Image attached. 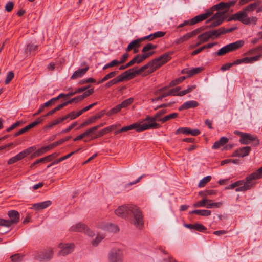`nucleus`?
Returning a JSON list of instances; mask_svg holds the SVG:
<instances>
[{"label": "nucleus", "instance_id": "f257e3e1", "mask_svg": "<svg viewBox=\"0 0 262 262\" xmlns=\"http://www.w3.org/2000/svg\"><path fill=\"white\" fill-rule=\"evenodd\" d=\"M238 0L230 1L228 2H221L220 3L213 6L210 10H208L205 13L197 15L190 20H185L183 23L179 25L178 28H182L187 25H193L196 23L205 20L210 16L213 11L222 10H228L231 7L233 6Z\"/></svg>", "mask_w": 262, "mask_h": 262}, {"label": "nucleus", "instance_id": "f03ea898", "mask_svg": "<svg viewBox=\"0 0 262 262\" xmlns=\"http://www.w3.org/2000/svg\"><path fill=\"white\" fill-rule=\"evenodd\" d=\"M115 213L118 216L126 217L133 214L134 217V225L139 229H141L144 226L143 216L140 208L134 205H125L119 207Z\"/></svg>", "mask_w": 262, "mask_h": 262}, {"label": "nucleus", "instance_id": "7ed1b4c3", "mask_svg": "<svg viewBox=\"0 0 262 262\" xmlns=\"http://www.w3.org/2000/svg\"><path fill=\"white\" fill-rule=\"evenodd\" d=\"M173 53V51L166 52L158 58L149 61L148 63L137 70L139 74H141L146 69H148L147 71V74L153 73L161 66L170 61L171 59V55Z\"/></svg>", "mask_w": 262, "mask_h": 262}, {"label": "nucleus", "instance_id": "20e7f679", "mask_svg": "<svg viewBox=\"0 0 262 262\" xmlns=\"http://www.w3.org/2000/svg\"><path fill=\"white\" fill-rule=\"evenodd\" d=\"M262 178V166L256 171L247 176L244 180V185L236 188V192H245L255 187L256 180Z\"/></svg>", "mask_w": 262, "mask_h": 262}, {"label": "nucleus", "instance_id": "39448f33", "mask_svg": "<svg viewBox=\"0 0 262 262\" xmlns=\"http://www.w3.org/2000/svg\"><path fill=\"white\" fill-rule=\"evenodd\" d=\"M137 70H135L134 68L129 69L126 71L122 74L119 75L117 77L111 80L105 84V87L108 88L113 85L116 84L119 82L123 81L127 79H129L135 77L136 75H139Z\"/></svg>", "mask_w": 262, "mask_h": 262}, {"label": "nucleus", "instance_id": "423d86ee", "mask_svg": "<svg viewBox=\"0 0 262 262\" xmlns=\"http://www.w3.org/2000/svg\"><path fill=\"white\" fill-rule=\"evenodd\" d=\"M166 110H162L158 112L153 117L147 116L144 119L145 125L147 129H157L161 127V125L157 123L156 121H161L162 122V118L161 117L166 113Z\"/></svg>", "mask_w": 262, "mask_h": 262}, {"label": "nucleus", "instance_id": "0eeeda50", "mask_svg": "<svg viewBox=\"0 0 262 262\" xmlns=\"http://www.w3.org/2000/svg\"><path fill=\"white\" fill-rule=\"evenodd\" d=\"M245 42L243 40H237L234 42L229 43L221 49L216 53L217 56H223L229 52L236 51L241 48L244 45Z\"/></svg>", "mask_w": 262, "mask_h": 262}, {"label": "nucleus", "instance_id": "6e6552de", "mask_svg": "<svg viewBox=\"0 0 262 262\" xmlns=\"http://www.w3.org/2000/svg\"><path fill=\"white\" fill-rule=\"evenodd\" d=\"M225 12H217L210 19L207 20L206 23L207 28H213L220 25L224 20Z\"/></svg>", "mask_w": 262, "mask_h": 262}, {"label": "nucleus", "instance_id": "1a4fd4ad", "mask_svg": "<svg viewBox=\"0 0 262 262\" xmlns=\"http://www.w3.org/2000/svg\"><path fill=\"white\" fill-rule=\"evenodd\" d=\"M232 20L239 21L245 25L250 24L248 14L244 11L243 9V10L232 15L227 20L228 21Z\"/></svg>", "mask_w": 262, "mask_h": 262}, {"label": "nucleus", "instance_id": "9d476101", "mask_svg": "<svg viewBox=\"0 0 262 262\" xmlns=\"http://www.w3.org/2000/svg\"><path fill=\"white\" fill-rule=\"evenodd\" d=\"M133 129H135L138 132L147 130L144 123L143 124H140L138 123H134L130 125L124 126L120 129L115 131V134L117 135L120 133L127 132Z\"/></svg>", "mask_w": 262, "mask_h": 262}, {"label": "nucleus", "instance_id": "9b49d317", "mask_svg": "<svg viewBox=\"0 0 262 262\" xmlns=\"http://www.w3.org/2000/svg\"><path fill=\"white\" fill-rule=\"evenodd\" d=\"M239 141L242 144L247 145L251 143L252 145L254 146H256L259 144V140L257 137L249 133H246Z\"/></svg>", "mask_w": 262, "mask_h": 262}, {"label": "nucleus", "instance_id": "f8f14e48", "mask_svg": "<svg viewBox=\"0 0 262 262\" xmlns=\"http://www.w3.org/2000/svg\"><path fill=\"white\" fill-rule=\"evenodd\" d=\"M70 231L73 232H84L90 236L94 235V232L90 230L84 224L79 223L70 228Z\"/></svg>", "mask_w": 262, "mask_h": 262}, {"label": "nucleus", "instance_id": "ddd939ff", "mask_svg": "<svg viewBox=\"0 0 262 262\" xmlns=\"http://www.w3.org/2000/svg\"><path fill=\"white\" fill-rule=\"evenodd\" d=\"M123 254L119 249H113L111 250L108 255V262H119L122 261Z\"/></svg>", "mask_w": 262, "mask_h": 262}, {"label": "nucleus", "instance_id": "4468645a", "mask_svg": "<svg viewBox=\"0 0 262 262\" xmlns=\"http://www.w3.org/2000/svg\"><path fill=\"white\" fill-rule=\"evenodd\" d=\"M154 51H151L147 53L143 54L142 55H137L127 63L129 67H131L135 63H140L143 61H144L145 59L152 55L154 54Z\"/></svg>", "mask_w": 262, "mask_h": 262}, {"label": "nucleus", "instance_id": "2eb2a0df", "mask_svg": "<svg viewBox=\"0 0 262 262\" xmlns=\"http://www.w3.org/2000/svg\"><path fill=\"white\" fill-rule=\"evenodd\" d=\"M59 246L61 248L59 254L62 256H66L71 253L74 249V245L72 243H61L59 244Z\"/></svg>", "mask_w": 262, "mask_h": 262}, {"label": "nucleus", "instance_id": "dca6fc26", "mask_svg": "<svg viewBox=\"0 0 262 262\" xmlns=\"http://www.w3.org/2000/svg\"><path fill=\"white\" fill-rule=\"evenodd\" d=\"M250 151L251 147L249 146L242 147L234 151L232 157H244L248 156Z\"/></svg>", "mask_w": 262, "mask_h": 262}, {"label": "nucleus", "instance_id": "f3484780", "mask_svg": "<svg viewBox=\"0 0 262 262\" xmlns=\"http://www.w3.org/2000/svg\"><path fill=\"white\" fill-rule=\"evenodd\" d=\"M36 149L35 146L30 147L16 155L18 161L21 160L34 152Z\"/></svg>", "mask_w": 262, "mask_h": 262}, {"label": "nucleus", "instance_id": "a211bd4d", "mask_svg": "<svg viewBox=\"0 0 262 262\" xmlns=\"http://www.w3.org/2000/svg\"><path fill=\"white\" fill-rule=\"evenodd\" d=\"M8 215L10 218L9 222L11 225L13 224H17L19 221V213L15 210L8 211Z\"/></svg>", "mask_w": 262, "mask_h": 262}, {"label": "nucleus", "instance_id": "6ab92c4d", "mask_svg": "<svg viewBox=\"0 0 262 262\" xmlns=\"http://www.w3.org/2000/svg\"><path fill=\"white\" fill-rule=\"evenodd\" d=\"M89 69V67L88 65H86V67L84 68L78 69L75 71L73 75L71 76V79H76L82 77L86 73Z\"/></svg>", "mask_w": 262, "mask_h": 262}, {"label": "nucleus", "instance_id": "aec40b11", "mask_svg": "<svg viewBox=\"0 0 262 262\" xmlns=\"http://www.w3.org/2000/svg\"><path fill=\"white\" fill-rule=\"evenodd\" d=\"M184 226L188 229L195 230L199 232H204L207 230V228L204 225L199 223L185 224Z\"/></svg>", "mask_w": 262, "mask_h": 262}, {"label": "nucleus", "instance_id": "412c9836", "mask_svg": "<svg viewBox=\"0 0 262 262\" xmlns=\"http://www.w3.org/2000/svg\"><path fill=\"white\" fill-rule=\"evenodd\" d=\"M52 250L51 249H49L46 251L45 254L41 253L37 256L36 259L40 261H46L51 259L52 257Z\"/></svg>", "mask_w": 262, "mask_h": 262}, {"label": "nucleus", "instance_id": "4be33fe9", "mask_svg": "<svg viewBox=\"0 0 262 262\" xmlns=\"http://www.w3.org/2000/svg\"><path fill=\"white\" fill-rule=\"evenodd\" d=\"M199 105L198 102L190 100L184 103L179 108V111L187 110L190 108H195Z\"/></svg>", "mask_w": 262, "mask_h": 262}, {"label": "nucleus", "instance_id": "5701e85b", "mask_svg": "<svg viewBox=\"0 0 262 262\" xmlns=\"http://www.w3.org/2000/svg\"><path fill=\"white\" fill-rule=\"evenodd\" d=\"M165 34V32L162 31H158L153 34H151L149 35L145 36L144 37L140 38V39H142V41L148 39L149 40H152L157 38L162 37Z\"/></svg>", "mask_w": 262, "mask_h": 262}, {"label": "nucleus", "instance_id": "b1692460", "mask_svg": "<svg viewBox=\"0 0 262 262\" xmlns=\"http://www.w3.org/2000/svg\"><path fill=\"white\" fill-rule=\"evenodd\" d=\"M52 204L51 201H46L42 202L35 203L33 205V207L36 210H40L45 209L50 206Z\"/></svg>", "mask_w": 262, "mask_h": 262}, {"label": "nucleus", "instance_id": "393cba45", "mask_svg": "<svg viewBox=\"0 0 262 262\" xmlns=\"http://www.w3.org/2000/svg\"><path fill=\"white\" fill-rule=\"evenodd\" d=\"M210 38V35H209L208 31L205 32L198 36V39L199 40L196 46H198L204 42H207Z\"/></svg>", "mask_w": 262, "mask_h": 262}, {"label": "nucleus", "instance_id": "a878e982", "mask_svg": "<svg viewBox=\"0 0 262 262\" xmlns=\"http://www.w3.org/2000/svg\"><path fill=\"white\" fill-rule=\"evenodd\" d=\"M228 139L225 137H221L219 140L215 142L213 145L212 148L213 149H216L219 148L220 147L224 145L228 142Z\"/></svg>", "mask_w": 262, "mask_h": 262}, {"label": "nucleus", "instance_id": "bb28decb", "mask_svg": "<svg viewBox=\"0 0 262 262\" xmlns=\"http://www.w3.org/2000/svg\"><path fill=\"white\" fill-rule=\"evenodd\" d=\"M142 39L139 38L132 41L128 45L125 51L128 52L133 50L135 48H139L140 47V43L142 42Z\"/></svg>", "mask_w": 262, "mask_h": 262}, {"label": "nucleus", "instance_id": "cd10ccee", "mask_svg": "<svg viewBox=\"0 0 262 262\" xmlns=\"http://www.w3.org/2000/svg\"><path fill=\"white\" fill-rule=\"evenodd\" d=\"M260 1H256L253 3L250 4L246 7H245L243 10L247 14L249 12H253L254 11L256 8L259 5Z\"/></svg>", "mask_w": 262, "mask_h": 262}, {"label": "nucleus", "instance_id": "c85d7f7f", "mask_svg": "<svg viewBox=\"0 0 262 262\" xmlns=\"http://www.w3.org/2000/svg\"><path fill=\"white\" fill-rule=\"evenodd\" d=\"M223 29L221 27L217 30L208 31V32L209 35H210V38L213 39L223 34Z\"/></svg>", "mask_w": 262, "mask_h": 262}, {"label": "nucleus", "instance_id": "c756f323", "mask_svg": "<svg viewBox=\"0 0 262 262\" xmlns=\"http://www.w3.org/2000/svg\"><path fill=\"white\" fill-rule=\"evenodd\" d=\"M190 214H195L203 216H208L211 214V211L209 210H194L189 212Z\"/></svg>", "mask_w": 262, "mask_h": 262}, {"label": "nucleus", "instance_id": "7c9ffc66", "mask_svg": "<svg viewBox=\"0 0 262 262\" xmlns=\"http://www.w3.org/2000/svg\"><path fill=\"white\" fill-rule=\"evenodd\" d=\"M81 115V113H80V111L78 112L72 111L66 115L64 116H63L64 120H66L68 118H70L71 120H73L76 119L77 117H79Z\"/></svg>", "mask_w": 262, "mask_h": 262}, {"label": "nucleus", "instance_id": "2f4dec72", "mask_svg": "<svg viewBox=\"0 0 262 262\" xmlns=\"http://www.w3.org/2000/svg\"><path fill=\"white\" fill-rule=\"evenodd\" d=\"M64 121V118L63 117L58 118L55 120H53L52 121L50 122L48 125L46 126L47 128H51L53 126L61 123Z\"/></svg>", "mask_w": 262, "mask_h": 262}, {"label": "nucleus", "instance_id": "473e14b6", "mask_svg": "<svg viewBox=\"0 0 262 262\" xmlns=\"http://www.w3.org/2000/svg\"><path fill=\"white\" fill-rule=\"evenodd\" d=\"M122 109L120 104H118L114 107L111 108L108 111L106 112V115L108 116H112L119 112Z\"/></svg>", "mask_w": 262, "mask_h": 262}, {"label": "nucleus", "instance_id": "72a5a7b5", "mask_svg": "<svg viewBox=\"0 0 262 262\" xmlns=\"http://www.w3.org/2000/svg\"><path fill=\"white\" fill-rule=\"evenodd\" d=\"M211 200H207L206 198H204L201 201H198L193 204L194 207H203L206 206V203L211 202Z\"/></svg>", "mask_w": 262, "mask_h": 262}, {"label": "nucleus", "instance_id": "f704fd0d", "mask_svg": "<svg viewBox=\"0 0 262 262\" xmlns=\"http://www.w3.org/2000/svg\"><path fill=\"white\" fill-rule=\"evenodd\" d=\"M104 123H101L99 125L93 126V127L88 129V130H86L85 132H84L83 133L85 136L86 137L87 136L90 135L91 134L93 133L94 132H95V130L99 129L100 127L103 126L104 125Z\"/></svg>", "mask_w": 262, "mask_h": 262}, {"label": "nucleus", "instance_id": "c9c22d12", "mask_svg": "<svg viewBox=\"0 0 262 262\" xmlns=\"http://www.w3.org/2000/svg\"><path fill=\"white\" fill-rule=\"evenodd\" d=\"M106 114V111L103 110L101 112L97 113L96 115L93 116L90 118V121H92V123L94 122L97 119L101 118L103 116Z\"/></svg>", "mask_w": 262, "mask_h": 262}, {"label": "nucleus", "instance_id": "e433bc0d", "mask_svg": "<svg viewBox=\"0 0 262 262\" xmlns=\"http://www.w3.org/2000/svg\"><path fill=\"white\" fill-rule=\"evenodd\" d=\"M181 90L180 86L170 89L168 92H166L167 96H179V93Z\"/></svg>", "mask_w": 262, "mask_h": 262}, {"label": "nucleus", "instance_id": "4c0bfd02", "mask_svg": "<svg viewBox=\"0 0 262 262\" xmlns=\"http://www.w3.org/2000/svg\"><path fill=\"white\" fill-rule=\"evenodd\" d=\"M47 151H48V150L46 149V146L42 147L35 151L32 155V158L39 157L40 155H42L43 154L46 152Z\"/></svg>", "mask_w": 262, "mask_h": 262}, {"label": "nucleus", "instance_id": "58836bf2", "mask_svg": "<svg viewBox=\"0 0 262 262\" xmlns=\"http://www.w3.org/2000/svg\"><path fill=\"white\" fill-rule=\"evenodd\" d=\"M185 79H186V77L185 76L180 77L178 78H177V79L171 81L169 83V85H170V86H171V87L174 86L176 85H178V84L181 83Z\"/></svg>", "mask_w": 262, "mask_h": 262}, {"label": "nucleus", "instance_id": "ea45409f", "mask_svg": "<svg viewBox=\"0 0 262 262\" xmlns=\"http://www.w3.org/2000/svg\"><path fill=\"white\" fill-rule=\"evenodd\" d=\"M261 55H256L251 57H245V63H253L259 60Z\"/></svg>", "mask_w": 262, "mask_h": 262}, {"label": "nucleus", "instance_id": "a19ab883", "mask_svg": "<svg viewBox=\"0 0 262 262\" xmlns=\"http://www.w3.org/2000/svg\"><path fill=\"white\" fill-rule=\"evenodd\" d=\"M157 48V45H152L150 43H147L146 46H145L143 48L142 50V52L144 53H147V51L150 50L155 49Z\"/></svg>", "mask_w": 262, "mask_h": 262}, {"label": "nucleus", "instance_id": "79ce46f5", "mask_svg": "<svg viewBox=\"0 0 262 262\" xmlns=\"http://www.w3.org/2000/svg\"><path fill=\"white\" fill-rule=\"evenodd\" d=\"M134 101V99L133 98H129L124 100L121 104H119L121 106V108H126L129 106L131 104L133 103Z\"/></svg>", "mask_w": 262, "mask_h": 262}, {"label": "nucleus", "instance_id": "37998d69", "mask_svg": "<svg viewBox=\"0 0 262 262\" xmlns=\"http://www.w3.org/2000/svg\"><path fill=\"white\" fill-rule=\"evenodd\" d=\"M202 71V68L201 67L194 68L187 72L189 77H191L195 74L200 73Z\"/></svg>", "mask_w": 262, "mask_h": 262}, {"label": "nucleus", "instance_id": "c03bdc74", "mask_svg": "<svg viewBox=\"0 0 262 262\" xmlns=\"http://www.w3.org/2000/svg\"><path fill=\"white\" fill-rule=\"evenodd\" d=\"M211 179V177L210 176H207L206 177H204L203 179H202L199 183V187H204L206 184L208 183Z\"/></svg>", "mask_w": 262, "mask_h": 262}, {"label": "nucleus", "instance_id": "a18cd8bd", "mask_svg": "<svg viewBox=\"0 0 262 262\" xmlns=\"http://www.w3.org/2000/svg\"><path fill=\"white\" fill-rule=\"evenodd\" d=\"M190 128L188 127H180L175 132L176 135L179 134H183L185 135H189Z\"/></svg>", "mask_w": 262, "mask_h": 262}, {"label": "nucleus", "instance_id": "49530a36", "mask_svg": "<svg viewBox=\"0 0 262 262\" xmlns=\"http://www.w3.org/2000/svg\"><path fill=\"white\" fill-rule=\"evenodd\" d=\"M178 116V114L177 113H173L170 114H169L164 117L162 118V122L164 123L167 121H169L171 119H174Z\"/></svg>", "mask_w": 262, "mask_h": 262}, {"label": "nucleus", "instance_id": "de8ad7c7", "mask_svg": "<svg viewBox=\"0 0 262 262\" xmlns=\"http://www.w3.org/2000/svg\"><path fill=\"white\" fill-rule=\"evenodd\" d=\"M119 64H119V63L118 60H113L112 61H111L110 63L105 64L103 67V70H106L107 69H108L110 68H112V67H115V66H118Z\"/></svg>", "mask_w": 262, "mask_h": 262}, {"label": "nucleus", "instance_id": "09e8293b", "mask_svg": "<svg viewBox=\"0 0 262 262\" xmlns=\"http://www.w3.org/2000/svg\"><path fill=\"white\" fill-rule=\"evenodd\" d=\"M216 192L214 190H207L205 191L199 192L200 195H202L206 198L207 195H215Z\"/></svg>", "mask_w": 262, "mask_h": 262}, {"label": "nucleus", "instance_id": "8fccbe9b", "mask_svg": "<svg viewBox=\"0 0 262 262\" xmlns=\"http://www.w3.org/2000/svg\"><path fill=\"white\" fill-rule=\"evenodd\" d=\"M191 38V34L190 33H187L185 35H183L182 37H180L177 40V43H182L183 41L188 40Z\"/></svg>", "mask_w": 262, "mask_h": 262}, {"label": "nucleus", "instance_id": "3c124183", "mask_svg": "<svg viewBox=\"0 0 262 262\" xmlns=\"http://www.w3.org/2000/svg\"><path fill=\"white\" fill-rule=\"evenodd\" d=\"M14 4L13 2L9 1L6 4L5 10L8 12H10L13 9Z\"/></svg>", "mask_w": 262, "mask_h": 262}, {"label": "nucleus", "instance_id": "603ef678", "mask_svg": "<svg viewBox=\"0 0 262 262\" xmlns=\"http://www.w3.org/2000/svg\"><path fill=\"white\" fill-rule=\"evenodd\" d=\"M23 256L20 254H16L11 256L12 262H20L22 260Z\"/></svg>", "mask_w": 262, "mask_h": 262}, {"label": "nucleus", "instance_id": "864d4df0", "mask_svg": "<svg viewBox=\"0 0 262 262\" xmlns=\"http://www.w3.org/2000/svg\"><path fill=\"white\" fill-rule=\"evenodd\" d=\"M206 205L207 208H219L222 205V202L210 203L208 202Z\"/></svg>", "mask_w": 262, "mask_h": 262}, {"label": "nucleus", "instance_id": "5fc2aeb1", "mask_svg": "<svg viewBox=\"0 0 262 262\" xmlns=\"http://www.w3.org/2000/svg\"><path fill=\"white\" fill-rule=\"evenodd\" d=\"M14 77V74L13 72H9L6 77V78L5 81V83L7 84L10 83V82L13 79Z\"/></svg>", "mask_w": 262, "mask_h": 262}, {"label": "nucleus", "instance_id": "6e6d98bb", "mask_svg": "<svg viewBox=\"0 0 262 262\" xmlns=\"http://www.w3.org/2000/svg\"><path fill=\"white\" fill-rule=\"evenodd\" d=\"M11 226L9 220H4L0 218V226L9 227Z\"/></svg>", "mask_w": 262, "mask_h": 262}, {"label": "nucleus", "instance_id": "4d7b16f0", "mask_svg": "<svg viewBox=\"0 0 262 262\" xmlns=\"http://www.w3.org/2000/svg\"><path fill=\"white\" fill-rule=\"evenodd\" d=\"M21 123V121H17L16 122H15V123L13 124L11 126H10L9 127H8L7 129H6V131L7 132H11V130H13L14 129H15V128H16L17 127L19 126Z\"/></svg>", "mask_w": 262, "mask_h": 262}, {"label": "nucleus", "instance_id": "13d9d810", "mask_svg": "<svg viewBox=\"0 0 262 262\" xmlns=\"http://www.w3.org/2000/svg\"><path fill=\"white\" fill-rule=\"evenodd\" d=\"M94 92V89H89L87 91H85V92L81 95L82 97L84 99V98L88 97L90 95H92Z\"/></svg>", "mask_w": 262, "mask_h": 262}, {"label": "nucleus", "instance_id": "bf43d9fd", "mask_svg": "<svg viewBox=\"0 0 262 262\" xmlns=\"http://www.w3.org/2000/svg\"><path fill=\"white\" fill-rule=\"evenodd\" d=\"M58 156V154L56 152H54L52 154L48 155L45 157L47 162H49L52 161L53 159L56 158Z\"/></svg>", "mask_w": 262, "mask_h": 262}, {"label": "nucleus", "instance_id": "052dcab7", "mask_svg": "<svg viewBox=\"0 0 262 262\" xmlns=\"http://www.w3.org/2000/svg\"><path fill=\"white\" fill-rule=\"evenodd\" d=\"M104 237L103 236L98 235L96 237V239L92 242V244L93 246H97L98 243Z\"/></svg>", "mask_w": 262, "mask_h": 262}, {"label": "nucleus", "instance_id": "680f3d73", "mask_svg": "<svg viewBox=\"0 0 262 262\" xmlns=\"http://www.w3.org/2000/svg\"><path fill=\"white\" fill-rule=\"evenodd\" d=\"M47 162L45 158V157L40 158L39 159L36 160L35 162H34L31 165L30 167L32 168L33 167L35 166L37 164H38L41 163H46Z\"/></svg>", "mask_w": 262, "mask_h": 262}, {"label": "nucleus", "instance_id": "e2e57ef3", "mask_svg": "<svg viewBox=\"0 0 262 262\" xmlns=\"http://www.w3.org/2000/svg\"><path fill=\"white\" fill-rule=\"evenodd\" d=\"M106 133V132L105 130V128L102 129L101 130L99 131L97 134H96L94 137L92 138V139H96L98 138H99L100 137H102L105 135Z\"/></svg>", "mask_w": 262, "mask_h": 262}, {"label": "nucleus", "instance_id": "0e129e2a", "mask_svg": "<svg viewBox=\"0 0 262 262\" xmlns=\"http://www.w3.org/2000/svg\"><path fill=\"white\" fill-rule=\"evenodd\" d=\"M129 54L127 53L124 54L121 57L120 61H118L120 64L124 63L127 60Z\"/></svg>", "mask_w": 262, "mask_h": 262}, {"label": "nucleus", "instance_id": "69168bd1", "mask_svg": "<svg viewBox=\"0 0 262 262\" xmlns=\"http://www.w3.org/2000/svg\"><path fill=\"white\" fill-rule=\"evenodd\" d=\"M97 104V102H95L94 103L90 104L89 105L83 108V109L80 110V113H81V114H83L84 112L92 108L93 106H95Z\"/></svg>", "mask_w": 262, "mask_h": 262}, {"label": "nucleus", "instance_id": "338daca9", "mask_svg": "<svg viewBox=\"0 0 262 262\" xmlns=\"http://www.w3.org/2000/svg\"><path fill=\"white\" fill-rule=\"evenodd\" d=\"M43 117H40L38 118L35 121L32 122L30 124H31L32 127H34L43 121Z\"/></svg>", "mask_w": 262, "mask_h": 262}, {"label": "nucleus", "instance_id": "774afa93", "mask_svg": "<svg viewBox=\"0 0 262 262\" xmlns=\"http://www.w3.org/2000/svg\"><path fill=\"white\" fill-rule=\"evenodd\" d=\"M233 65H232V63H226V64H223L221 68V70L223 71H226V70H228L230 69V68L232 67Z\"/></svg>", "mask_w": 262, "mask_h": 262}]
</instances>
